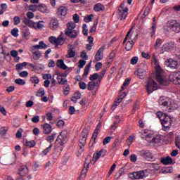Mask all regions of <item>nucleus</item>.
Returning a JSON list of instances; mask_svg holds the SVG:
<instances>
[{"mask_svg":"<svg viewBox=\"0 0 180 180\" xmlns=\"http://www.w3.org/2000/svg\"><path fill=\"white\" fill-rule=\"evenodd\" d=\"M57 136V133L54 132L52 133L50 136H47L46 138V141H48V143H53V141H54V139H56V137Z\"/></svg>","mask_w":180,"mask_h":180,"instance_id":"obj_40","label":"nucleus"},{"mask_svg":"<svg viewBox=\"0 0 180 180\" xmlns=\"http://www.w3.org/2000/svg\"><path fill=\"white\" fill-rule=\"evenodd\" d=\"M92 19H94V14H90L84 17V21L86 22V23H89V22H92Z\"/></svg>","mask_w":180,"mask_h":180,"instance_id":"obj_44","label":"nucleus"},{"mask_svg":"<svg viewBox=\"0 0 180 180\" xmlns=\"http://www.w3.org/2000/svg\"><path fill=\"white\" fill-rule=\"evenodd\" d=\"M157 25L155 24V17L153 18V22L152 25V32H150L151 36H154L155 34V27Z\"/></svg>","mask_w":180,"mask_h":180,"instance_id":"obj_48","label":"nucleus"},{"mask_svg":"<svg viewBox=\"0 0 180 180\" xmlns=\"http://www.w3.org/2000/svg\"><path fill=\"white\" fill-rule=\"evenodd\" d=\"M70 85L65 84L63 86V94L64 95H68L70 94Z\"/></svg>","mask_w":180,"mask_h":180,"instance_id":"obj_50","label":"nucleus"},{"mask_svg":"<svg viewBox=\"0 0 180 180\" xmlns=\"http://www.w3.org/2000/svg\"><path fill=\"white\" fill-rule=\"evenodd\" d=\"M176 147L180 149V136H177L175 139Z\"/></svg>","mask_w":180,"mask_h":180,"instance_id":"obj_63","label":"nucleus"},{"mask_svg":"<svg viewBox=\"0 0 180 180\" xmlns=\"http://www.w3.org/2000/svg\"><path fill=\"white\" fill-rule=\"evenodd\" d=\"M11 34L13 36V37H18V36H19V29L17 27L11 30Z\"/></svg>","mask_w":180,"mask_h":180,"instance_id":"obj_52","label":"nucleus"},{"mask_svg":"<svg viewBox=\"0 0 180 180\" xmlns=\"http://www.w3.org/2000/svg\"><path fill=\"white\" fill-rule=\"evenodd\" d=\"M52 147L53 143H51L48 148H46L42 151L43 155H47V154H49V152L51 150Z\"/></svg>","mask_w":180,"mask_h":180,"instance_id":"obj_51","label":"nucleus"},{"mask_svg":"<svg viewBox=\"0 0 180 180\" xmlns=\"http://www.w3.org/2000/svg\"><path fill=\"white\" fill-rule=\"evenodd\" d=\"M56 67L58 68H61V70H67L68 67L64 63V60L63 59H58L56 62Z\"/></svg>","mask_w":180,"mask_h":180,"instance_id":"obj_31","label":"nucleus"},{"mask_svg":"<svg viewBox=\"0 0 180 180\" xmlns=\"http://www.w3.org/2000/svg\"><path fill=\"white\" fill-rule=\"evenodd\" d=\"M128 176L130 179H143V178H146V173L144 171L134 172L129 173Z\"/></svg>","mask_w":180,"mask_h":180,"instance_id":"obj_14","label":"nucleus"},{"mask_svg":"<svg viewBox=\"0 0 180 180\" xmlns=\"http://www.w3.org/2000/svg\"><path fill=\"white\" fill-rule=\"evenodd\" d=\"M140 157L146 160V161H155V156L153 155L150 150H142L139 152Z\"/></svg>","mask_w":180,"mask_h":180,"instance_id":"obj_5","label":"nucleus"},{"mask_svg":"<svg viewBox=\"0 0 180 180\" xmlns=\"http://www.w3.org/2000/svg\"><path fill=\"white\" fill-rule=\"evenodd\" d=\"M150 168H154L156 171H158L160 169V165L158 163H152L150 165Z\"/></svg>","mask_w":180,"mask_h":180,"instance_id":"obj_60","label":"nucleus"},{"mask_svg":"<svg viewBox=\"0 0 180 180\" xmlns=\"http://www.w3.org/2000/svg\"><path fill=\"white\" fill-rule=\"evenodd\" d=\"M160 162H162V164H163L164 165H168L169 164H172L174 162V160L171 157L167 156L165 158H162L160 159Z\"/></svg>","mask_w":180,"mask_h":180,"instance_id":"obj_26","label":"nucleus"},{"mask_svg":"<svg viewBox=\"0 0 180 180\" xmlns=\"http://www.w3.org/2000/svg\"><path fill=\"white\" fill-rule=\"evenodd\" d=\"M58 20L56 18H52L49 22V29H51V30H57V29H58Z\"/></svg>","mask_w":180,"mask_h":180,"instance_id":"obj_21","label":"nucleus"},{"mask_svg":"<svg viewBox=\"0 0 180 180\" xmlns=\"http://www.w3.org/2000/svg\"><path fill=\"white\" fill-rule=\"evenodd\" d=\"M105 74H106V70L105 69H103L101 70V72L99 74L94 73V74L90 75L89 79H90V81H95V80L98 79L97 84L101 85V82L103 77H105Z\"/></svg>","mask_w":180,"mask_h":180,"instance_id":"obj_8","label":"nucleus"},{"mask_svg":"<svg viewBox=\"0 0 180 180\" xmlns=\"http://www.w3.org/2000/svg\"><path fill=\"white\" fill-rule=\"evenodd\" d=\"M95 12H101V11H105V6L102 4L98 3L94 6Z\"/></svg>","mask_w":180,"mask_h":180,"instance_id":"obj_37","label":"nucleus"},{"mask_svg":"<svg viewBox=\"0 0 180 180\" xmlns=\"http://www.w3.org/2000/svg\"><path fill=\"white\" fill-rule=\"evenodd\" d=\"M67 137H68V131L65 129L60 132L56 139V143L60 144V146H64L65 141H67Z\"/></svg>","mask_w":180,"mask_h":180,"instance_id":"obj_7","label":"nucleus"},{"mask_svg":"<svg viewBox=\"0 0 180 180\" xmlns=\"http://www.w3.org/2000/svg\"><path fill=\"white\" fill-rule=\"evenodd\" d=\"M167 26L169 27L171 32H174V33L180 32V23L179 22L174 20L171 21H168L167 22Z\"/></svg>","mask_w":180,"mask_h":180,"instance_id":"obj_6","label":"nucleus"},{"mask_svg":"<svg viewBox=\"0 0 180 180\" xmlns=\"http://www.w3.org/2000/svg\"><path fill=\"white\" fill-rule=\"evenodd\" d=\"M99 85L100 84H98V82L91 81L87 85V89L88 91H94L96 92V91H98V88H99Z\"/></svg>","mask_w":180,"mask_h":180,"instance_id":"obj_20","label":"nucleus"},{"mask_svg":"<svg viewBox=\"0 0 180 180\" xmlns=\"http://www.w3.org/2000/svg\"><path fill=\"white\" fill-rule=\"evenodd\" d=\"M1 10L0 11V15H2V13H4L6 11V8H8V6H6V4H1Z\"/></svg>","mask_w":180,"mask_h":180,"instance_id":"obj_58","label":"nucleus"},{"mask_svg":"<svg viewBox=\"0 0 180 180\" xmlns=\"http://www.w3.org/2000/svg\"><path fill=\"white\" fill-rule=\"evenodd\" d=\"M106 49V46H101L96 52L95 55V60L96 61H101L103 58V51Z\"/></svg>","mask_w":180,"mask_h":180,"instance_id":"obj_19","label":"nucleus"},{"mask_svg":"<svg viewBox=\"0 0 180 180\" xmlns=\"http://www.w3.org/2000/svg\"><path fill=\"white\" fill-rule=\"evenodd\" d=\"M79 87L80 88V89H86V84L84 82H79Z\"/></svg>","mask_w":180,"mask_h":180,"instance_id":"obj_61","label":"nucleus"},{"mask_svg":"<svg viewBox=\"0 0 180 180\" xmlns=\"http://www.w3.org/2000/svg\"><path fill=\"white\" fill-rule=\"evenodd\" d=\"M141 134V139H143L145 140H146V141H150V139H151L153 137V134H148L147 133V131H143L140 132Z\"/></svg>","mask_w":180,"mask_h":180,"instance_id":"obj_28","label":"nucleus"},{"mask_svg":"<svg viewBox=\"0 0 180 180\" xmlns=\"http://www.w3.org/2000/svg\"><path fill=\"white\" fill-rule=\"evenodd\" d=\"M105 155H106V150L101 149L94 154L93 160H94V162H96V161H98L101 157H104Z\"/></svg>","mask_w":180,"mask_h":180,"instance_id":"obj_18","label":"nucleus"},{"mask_svg":"<svg viewBox=\"0 0 180 180\" xmlns=\"http://www.w3.org/2000/svg\"><path fill=\"white\" fill-rule=\"evenodd\" d=\"M115 119L117 120L116 121L114 122V123L112 124V126L110 127V130H112V131H115V130H116V128L117 127L116 125L119 124V123H120V120L119 118V116H116Z\"/></svg>","mask_w":180,"mask_h":180,"instance_id":"obj_39","label":"nucleus"},{"mask_svg":"<svg viewBox=\"0 0 180 180\" xmlns=\"http://www.w3.org/2000/svg\"><path fill=\"white\" fill-rule=\"evenodd\" d=\"M44 23H46L43 20L38 21L37 22L36 29H39V30H41L44 27Z\"/></svg>","mask_w":180,"mask_h":180,"instance_id":"obj_43","label":"nucleus"},{"mask_svg":"<svg viewBox=\"0 0 180 180\" xmlns=\"http://www.w3.org/2000/svg\"><path fill=\"white\" fill-rule=\"evenodd\" d=\"M67 12H68V8L65 6H60L58 8L57 13L58 16H65L67 15Z\"/></svg>","mask_w":180,"mask_h":180,"instance_id":"obj_25","label":"nucleus"},{"mask_svg":"<svg viewBox=\"0 0 180 180\" xmlns=\"http://www.w3.org/2000/svg\"><path fill=\"white\" fill-rule=\"evenodd\" d=\"M26 65H27V62H23L22 63H18L15 65V70H17V71H19V70H23V67H26Z\"/></svg>","mask_w":180,"mask_h":180,"instance_id":"obj_41","label":"nucleus"},{"mask_svg":"<svg viewBox=\"0 0 180 180\" xmlns=\"http://www.w3.org/2000/svg\"><path fill=\"white\" fill-rule=\"evenodd\" d=\"M101 127H102V123L99 122L91 136V139L89 143V147L92 148L94 147V144L96 143V139L98 137V134H99V131L101 130Z\"/></svg>","mask_w":180,"mask_h":180,"instance_id":"obj_10","label":"nucleus"},{"mask_svg":"<svg viewBox=\"0 0 180 180\" xmlns=\"http://www.w3.org/2000/svg\"><path fill=\"white\" fill-rule=\"evenodd\" d=\"M75 46L72 44L68 45V54H66V58H74L75 57Z\"/></svg>","mask_w":180,"mask_h":180,"instance_id":"obj_16","label":"nucleus"},{"mask_svg":"<svg viewBox=\"0 0 180 180\" xmlns=\"http://www.w3.org/2000/svg\"><path fill=\"white\" fill-rule=\"evenodd\" d=\"M91 68V65L89 64V65H86L85 66V68H84V72L83 73V77H88L89 74V69Z\"/></svg>","mask_w":180,"mask_h":180,"instance_id":"obj_45","label":"nucleus"},{"mask_svg":"<svg viewBox=\"0 0 180 180\" xmlns=\"http://www.w3.org/2000/svg\"><path fill=\"white\" fill-rule=\"evenodd\" d=\"M169 102V98L165 96L160 97L158 101L159 105L162 106L163 110H167L169 112L176 110V109H178V104L175 101H171L169 105L168 103Z\"/></svg>","mask_w":180,"mask_h":180,"instance_id":"obj_2","label":"nucleus"},{"mask_svg":"<svg viewBox=\"0 0 180 180\" xmlns=\"http://www.w3.org/2000/svg\"><path fill=\"white\" fill-rule=\"evenodd\" d=\"M48 46L47 44H46V43H44V41H41L39 42L38 44L37 45H33L32 46H31L30 48V51H34L37 50H46V49H47Z\"/></svg>","mask_w":180,"mask_h":180,"instance_id":"obj_15","label":"nucleus"},{"mask_svg":"<svg viewBox=\"0 0 180 180\" xmlns=\"http://www.w3.org/2000/svg\"><path fill=\"white\" fill-rule=\"evenodd\" d=\"M38 11L42 13H49V9H47V6L44 4H39L38 6Z\"/></svg>","mask_w":180,"mask_h":180,"instance_id":"obj_36","label":"nucleus"},{"mask_svg":"<svg viewBox=\"0 0 180 180\" xmlns=\"http://www.w3.org/2000/svg\"><path fill=\"white\" fill-rule=\"evenodd\" d=\"M131 81V79H130V78L126 79L122 86V89H126V87L129 86V85H130Z\"/></svg>","mask_w":180,"mask_h":180,"instance_id":"obj_47","label":"nucleus"},{"mask_svg":"<svg viewBox=\"0 0 180 180\" xmlns=\"http://www.w3.org/2000/svg\"><path fill=\"white\" fill-rule=\"evenodd\" d=\"M162 44V39H156L155 44V48L157 49V47H160Z\"/></svg>","mask_w":180,"mask_h":180,"instance_id":"obj_62","label":"nucleus"},{"mask_svg":"<svg viewBox=\"0 0 180 180\" xmlns=\"http://www.w3.org/2000/svg\"><path fill=\"white\" fill-rule=\"evenodd\" d=\"M43 129L44 134H50V133L53 131V127H51V125H50V124H44L43 125Z\"/></svg>","mask_w":180,"mask_h":180,"instance_id":"obj_29","label":"nucleus"},{"mask_svg":"<svg viewBox=\"0 0 180 180\" xmlns=\"http://www.w3.org/2000/svg\"><path fill=\"white\" fill-rule=\"evenodd\" d=\"M25 146L27 147L33 148L36 146V142L34 140L25 141Z\"/></svg>","mask_w":180,"mask_h":180,"instance_id":"obj_46","label":"nucleus"},{"mask_svg":"<svg viewBox=\"0 0 180 180\" xmlns=\"http://www.w3.org/2000/svg\"><path fill=\"white\" fill-rule=\"evenodd\" d=\"M135 75H138V77L141 79H144V77H146V70L140 68L138 71L134 72Z\"/></svg>","mask_w":180,"mask_h":180,"instance_id":"obj_30","label":"nucleus"},{"mask_svg":"<svg viewBox=\"0 0 180 180\" xmlns=\"http://www.w3.org/2000/svg\"><path fill=\"white\" fill-rule=\"evenodd\" d=\"M31 53H32L34 56V60H39L41 57V52L39 50H34V51H30Z\"/></svg>","mask_w":180,"mask_h":180,"instance_id":"obj_38","label":"nucleus"},{"mask_svg":"<svg viewBox=\"0 0 180 180\" xmlns=\"http://www.w3.org/2000/svg\"><path fill=\"white\" fill-rule=\"evenodd\" d=\"M83 34L84 36H88V26L86 24H83Z\"/></svg>","mask_w":180,"mask_h":180,"instance_id":"obj_56","label":"nucleus"},{"mask_svg":"<svg viewBox=\"0 0 180 180\" xmlns=\"http://www.w3.org/2000/svg\"><path fill=\"white\" fill-rule=\"evenodd\" d=\"M117 13L121 18V20H123L124 19H126L127 15H129V8L127 7L124 8V3H122L119 7Z\"/></svg>","mask_w":180,"mask_h":180,"instance_id":"obj_11","label":"nucleus"},{"mask_svg":"<svg viewBox=\"0 0 180 180\" xmlns=\"http://www.w3.org/2000/svg\"><path fill=\"white\" fill-rule=\"evenodd\" d=\"M149 144H153V146H155V144H158L159 143H161V136L157 135L155 136H153L151 139H150V141H148Z\"/></svg>","mask_w":180,"mask_h":180,"instance_id":"obj_23","label":"nucleus"},{"mask_svg":"<svg viewBox=\"0 0 180 180\" xmlns=\"http://www.w3.org/2000/svg\"><path fill=\"white\" fill-rule=\"evenodd\" d=\"M49 41L51 44H57V38L54 36L49 37Z\"/></svg>","mask_w":180,"mask_h":180,"instance_id":"obj_57","label":"nucleus"},{"mask_svg":"<svg viewBox=\"0 0 180 180\" xmlns=\"http://www.w3.org/2000/svg\"><path fill=\"white\" fill-rule=\"evenodd\" d=\"M172 122L174 120L172 117L166 115L163 119L161 120L162 126H163V130L165 131H168L169 129H171V126H172Z\"/></svg>","mask_w":180,"mask_h":180,"instance_id":"obj_4","label":"nucleus"},{"mask_svg":"<svg viewBox=\"0 0 180 180\" xmlns=\"http://www.w3.org/2000/svg\"><path fill=\"white\" fill-rule=\"evenodd\" d=\"M89 44L86 45V50H89V51H91L92 50V46H94V37H89L88 38Z\"/></svg>","mask_w":180,"mask_h":180,"instance_id":"obj_32","label":"nucleus"},{"mask_svg":"<svg viewBox=\"0 0 180 180\" xmlns=\"http://www.w3.org/2000/svg\"><path fill=\"white\" fill-rule=\"evenodd\" d=\"M15 82L17 84V85H26V82L23 79H16Z\"/></svg>","mask_w":180,"mask_h":180,"instance_id":"obj_49","label":"nucleus"},{"mask_svg":"<svg viewBox=\"0 0 180 180\" xmlns=\"http://www.w3.org/2000/svg\"><path fill=\"white\" fill-rule=\"evenodd\" d=\"M27 26H28V27H30L31 29H36L37 22H34V21H32L31 20V21H30Z\"/></svg>","mask_w":180,"mask_h":180,"instance_id":"obj_59","label":"nucleus"},{"mask_svg":"<svg viewBox=\"0 0 180 180\" xmlns=\"http://www.w3.org/2000/svg\"><path fill=\"white\" fill-rule=\"evenodd\" d=\"M22 34L24 36V38L26 40H29V37H30V31L29 30L28 28H26L23 32Z\"/></svg>","mask_w":180,"mask_h":180,"instance_id":"obj_42","label":"nucleus"},{"mask_svg":"<svg viewBox=\"0 0 180 180\" xmlns=\"http://www.w3.org/2000/svg\"><path fill=\"white\" fill-rule=\"evenodd\" d=\"M166 65H167L172 70H178V61L170 58L166 60Z\"/></svg>","mask_w":180,"mask_h":180,"instance_id":"obj_17","label":"nucleus"},{"mask_svg":"<svg viewBox=\"0 0 180 180\" xmlns=\"http://www.w3.org/2000/svg\"><path fill=\"white\" fill-rule=\"evenodd\" d=\"M29 172L27 167V166H22L21 167V168L19 169V175L20 176H25V175H26L27 174V172Z\"/></svg>","mask_w":180,"mask_h":180,"instance_id":"obj_35","label":"nucleus"},{"mask_svg":"<svg viewBox=\"0 0 180 180\" xmlns=\"http://www.w3.org/2000/svg\"><path fill=\"white\" fill-rule=\"evenodd\" d=\"M157 89H158L157 82H155L153 79H149L146 84V91L148 94H153V92L154 91H157Z\"/></svg>","mask_w":180,"mask_h":180,"instance_id":"obj_9","label":"nucleus"},{"mask_svg":"<svg viewBox=\"0 0 180 180\" xmlns=\"http://www.w3.org/2000/svg\"><path fill=\"white\" fill-rule=\"evenodd\" d=\"M13 22H14L15 26H18V25L20 23V18L19 16H14Z\"/></svg>","mask_w":180,"mask_h":180,"instance_id":"obj_55","label":"nucleus"},{"mask_svg":"<svg viewBox=\"0 0 180 180\" xmlns=\"http://www.w3.org/2000/svg\"><path fill=\"white\" fill-rule=\"evenodd\" d=\"M64 43H65V40L64 39V33L61 32L58 37L56 38V46H63Z\"/></svg>","mask_w":180,"mask_h":180,"instance_id":"obj_27","label":"nucleus"},{"mask_svg":"<svg viewBox=\"0 0 180 180\" xmlns=\"http://www.w3.org/2000/svg\"><path fill=\"white\" fill-rule=\"evenodd\" d=\"M76 22H74L72 21L69 22L67 24V27L68 29L65 30V32H68L70 30H75V27H77V24H75Z\"/></svg>","mask_w":180,"mask_h":180,"instance_id":"obj_34","label":"nucleus"},{"mask_svg":"<svg viewBox=\"0 0 180 180\" xmlns=\"http://www.w3.org/2000/svg\"><path fill=\"white\" fill-rule=\"evenodd\" d=\"M88 134H89V131L88 129H84L79 139V143L82 144L81 148L84 147L85 144H86V140H88Z\"/></svg>","mask_w":180,"mask_h":180,"instance_id":"obj_13","label":"nucleus"},{"mask_svg":"<svg viewBox=\"0 0 180 180\" xmlns=\"http://www.w3.org/2000/svg\"><path fill=\"white\" fill-rule=\"evenodd\" d=\"M130 33H131V29L129 30L122 42V44H124L127 41L125 45V50H127V51H130V50L133 49V46H134V41H136V37L137 36L134 35V37L133 34H131L130 35Z\"/></svg>","mask_w":180,"mask_h":180,"instance_id":"obj_3","label":"nucleus"},{"mask_svg":"<svg viewBox=\"0 0 180 180\" xmlns=\"http://www.w3.org/2000/svg\"><path fill=\"white\" fill-rule=\"evenodd\" d=\"M156 115L158 116V117L160 119V121L162 120V119H164V117H165V116H167V115L162 113V112L159 111L156 113Z\"/></svg>","mask_w":180,"mask_h":180,"instance_id":"obj_54","label":"nucleus"},{"mask_svg":"<svg viewBox=\"0 0 180 180\" xmlns=\"http://www.w3.org/2000/svg\"><path fill=\"white\" fill-rule=\"evenodd\" d=\"M98 26V20L94 21V25L91 27L90 30V33H95L96 32V27Z\"/></svg>","mask_w":180,"mask_h":180,"instance_id":"obj_53","label":"nucleus"},{"mask_svg":"<svg viewBox=\"0 0 180 180\" xmlns=\"http://www.w3.org/2000/svg\"><path fill=\"white\" fill-rule=\"evenodd\" d=\"M60 154H61V147H56L53 155V160H57L60 157Z\"/></svg>","mask_w":180,"mask_h":180,"instance_id":"obj_33","label":"nucleus"},{"mask_svg":"<svg viewBox=\"0 0 180 180\" xmlns=\"http://www.w3.org/2000/svg\"><path fill=\"white\" fill-rule=\"evenodd\" d=\"M174 49H175V42L169 41L162 45L160 49V53L161 54H164L165 51H171V50H174Z\"/></svg>","mask_w":180,"mask_h":180,"instance_id":"obj_12","label":"nucleus"},{"mask_svg":"<svg viewBox=\"0 0 180 180\" xmlns=\"http://www.w3.org/2000/svg\"><path fill=\"white\" fill-rule=\"evenodd\" d=\"M89 169V164H84V167H83V169L80 174V180H84L85 179V176H86V174L88 172V169Z\"/></svg>","mask_w":180,"mask_h":180,"instance_id":"obj_24","label":"nucleus"},{"mask_svg":"<svg viewBox=\"0 0 180 180\" xmlns=\"http://www.w3.org/2000/svg\"><path fill=\"white\" fill-rule=\"evenodd\" d=\"M152 63L155 65V68L156 71V80L158 81V84L160 85L167 86L168 85V78L165 77L164 72L161 70V67L158 64V60H157V56L153 55L152 56Z\"/></svg>","mask_w":180,"mask_h":180,"instance_id":"obj_1","label":"nucleus"},{"mask_svg":"<svg viewBox=\"0 0 180 180\" xmlns=\"http://www.w3.org/2000/svg\"><path fill=\"white\" fill-rule=\"evenodd\" d=\"M65 33L68 37L70 39H75L78 37V30H70V31H65Z\"/></svg>","mask_w":180,"mask_h":180,"instance_id":"obj_22","label":"nucleus"},{"mask_svg":"<svg viewBox=\"0 0 180 180\" xmlns=\"http://www.w3.org/2000/svg\"><path fill=\"white\" fill-rule=\"evenodd\" d=\"M80 56L82 58H83V60H88V55L86 54V51H83L81 54Z\"/></svg>","mask_w":180,"mask_h":180,"instance_id":"obj_64","label":"nucleus"}]
</instances>
